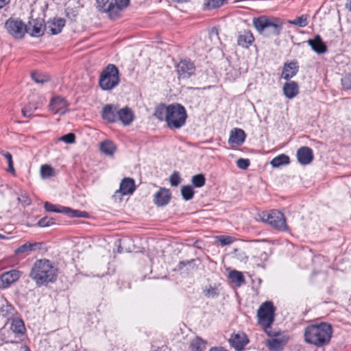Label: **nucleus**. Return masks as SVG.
I'll return each mask as SVG.
<instances>
[{"label":"nucleus","mask_w":351,"mask_h":351,"mask_svg":"<svg viewBox=\"0 0 351 351\" xmlns=\"http://www.w3.org/2000/svg\"><path fill=\"white\" fill-rule=\"evenodd\" d=\"M332 335V326L322 322L319 324H311L304 330V340L306 343L317 347H323L330 343Z\"/></svg>","instance_id":"1"},{"label":"nucleus","mask_w":351,"mask_h":351,"mask_svg":"<svg viewBox=\"0 0 351 351\" xmlns=\"http://www.w3.org/2000/svg\"><path fill=\"white\" fill-rule=\"evenodd\" d=\"M234 253H235L236 257L237 258L238 260H239L240 261H242V262L247 261L248 257L246 255V253L245 252L240 251L239 250H235Z\"/></svg>","instance_id":"54"},{"label":"nucleus","mask_w":351,"mask_h":351,"mask_svg":"<svg viewBox=\"0 0 351 351\" xmlns=\"http://www.w3.org/2000/svg\"><path fill=\"white\" fill-rule=\"evenodd\" d=\"M135 190V184L133 179L125 178L120 184L119 192L122 195L132 194Z\"/></svg>","instance_id":"25"},{"label":"nucleus","mask_w":351,"mask_h":351,"mask_svg":"<svg viewBox=\"0 0 351 351\" xmlns=\"http://www.w3.org/2000/svg\"><path fill=\"white\" fill-rule=\"evenodd\" d=\"M30 276L38 285L53 282L57 276V269L48 260L36 261L31 271Z\"/></svg>","instance_id":"3"},{"label":"nucleus","mask_w":351,"mask_h":351,"mask_svg":"<svg viewBox=\"0 0 351 351\" xmlns=\"http://www.w3.org/2000/svg\"><path fill=\"white\" fill-rule=\"evenodd\" d=\"M60 141H64L66 143L68 144H72L75 142V136L73 133H69L67 134H65L62 136H61L59 138Z\"/></svg>","instance_id":"51"},{"label":"nucleus","mask_w":351,"mask_h":351,"mask_svg":"<svg viewBox=\"0 0 351 351\" xmlns=\"http://www.w3.org/2000/svg\"><path fill=\"white\" fill-rule=\"evenodd\" d=\"M21 273L16 269H12L3 273L0 278L1 285L0 287L6 288L16 282L21 276Z\"/></svg>","instance_id":"16"},{"label":"nucleus","mask_w":351,"mask_h":351,"mask_svg":"<svg viewBox=\"0 0 351 351\" xmlns=\"http://www.w3.org/2000/svg\"><path fill=\"white\" fill-rule=\"evenodd\" d=\"M229 278L234 283L241 285L245 282V278L241 271L232 270L229 273Z\"/></svg>","instance_id":"34"},{"label":"nucleus","mask_w":351,"mask_h":351,"mask_svg":"<svg viewBox=\"0 0 351 351\" xmlns=\"http://www.w3.org/2000/svg\"><path fill=\"white\" fill-rule=\"evenodd\" d=\"M230 345L237 350H241L248 343V339L244 333L233 334L229 339Z\"/></svg>","instance_id":"20"},{"label":"nucleus","mask_w":351,"mask_h":351,"mask_svg":"<svg viewBox=\"0 0 351 351\" xmlns=\"http://www.w3.org/2000/svg\"><path fill=\"white\" fill-rule=\"evenodd\" d=\"M267 345L269 349L278 350L282 347V341L278 339H271L267 341Z\"/></svg>","instance_id":"43"},{"label":"nucleus","mask_w":351,"mask_h":351,"mask_svg":"<svg viewBox=\"0 0 351 351\" xmlns=\"http://www.w3.org/2000/svg\"><path fill=\"white\" fill-rule=\"evenodd\" d=\"M289 23L300 27H304L308 25V16L306 14L302 15L296 17L293 21H289Z\"/></svg>","instance_id":"39"},{"label":"nucleus","mask_w":351,"mask_h":351,"mask_svg":"<svg viewBox=\"0 0 351 351\" xmlns=\"http://www.w3.org/2000/svg\"><path fill=\"white\" fill-rule=\"evenodd\" d=\"M210 351H227L226 349H224L223 348H217V347H214V348H212Z\"/></svg>","instance_id":"60"},{"label":"nucleus","mask_w":351,"mask_h":351,"mask_svg":"<svg viewBox=\"0 0 351 351\" xmlns=\"http://www.w3.org/2000/svg\"><path fill=\"white\" fill-rule=\"evenodd\" d=\"M45 208L48 212L64 213L71 217H85L87 216V213L84 211L73 210L69 207L60 206L58 208H56L54 204L48 202L45 203Z\"/></svg>","instance_id":"11"},{"label":"nucleus","mask_w":351,"mask_h":351,"mask_svg":"<svg viewBox=\"0 0 351 351\" xmlns=\"http://www.w3.org/2000/svg\"><path fill=\"white\" fill-rule=\"evenodd\" d=\"M26 33L33 37H40L45 32V22L41 18L31 19L27 24Z\"/></svg>","instance_id":"10"},{"label":"nucleus","mask_w":351,"mask_h":351,"mask_svg":"<svg viewBox=\"0 0 351 351\" xmlns=\"http://www.w3.org/2000/svg\"><path fill=\"white\" fill-rule=\"evenodd\" d=\"M15 335L19 338L25 334V327L23 321L19 317H13L12 319L10 328Z\"/></svg>","instance_id":"23"},{"label":"nucleus","mask_w":351,"mask_h":351,"mask_svg":"<svg viewBox=\"0 0 351 351\" xmlns=\"http://www.w3.org/2000/svg\"><path fill=\"white\" fill-rule=\"evenodd\" d=\"M170 183L173 186H177L181 182L180 173L178 171H174L170 176Z\"/></svg>","instance_id":"44"},{"label":"nucleus","mask_w":351,"mask_h":351,"mask_svg":"<svg viewBox=\"0 0 351 351\" xmlns=\"http://www.w3.org/2000/svg\"><path fill=\"white\" fill-rule=\"evenodd\" d=\"M246 138V134L243 130L240 128H234L230 132L228 143L232 146L241 145Z\"/></svg>","instance_id":"17"},{"label":"nucleus","mask_w":351,"mask_h":351,"mask_svg":"<svg viewBox=\"0 0 351 351\" xmlns=\"http://www.w3.org/2000/svg\"><path fill=\"white\" fill-rule=\"evenodd\" d=\"M8 238L4 234H0V239H8Z\"/></svg>","instance_id":"63"},{"label":"nucleus","mask_w":351,"mask_h":351,"mask_svg":"<svg viewBox=\"0 0 351 351\" xmlns=\"http://www.w3.org/2000/svg\"><path fill=\"white\" fill-rule=\"evenodd\" d=\"M8 32L15 38H22L26 34L25 24L19 19L10 18L5 23Z\"/></svg>","instance_id":"8"},{"label":"nucleus","mask_w":351,"mask_h":351,"mask_svg":"<svg viewBox=\"0 0 351 351\" xmlns=\"http://www.w3.org/2000/svg\"><path fill=\"white\" fill-rule=\"evenodd\" d=\"M299 66L296 61L293 60L290 62H286L283 66L282 77L288 81L297 74Z\"/></svg>","instance_id":"19"},{"label":"nucleus","mask_w":351,"mask_h":351,"mask_svg":"<svg viewBox=\"0 0 351 351\" xmlns=\"http://www.w3.org/2000/svg\"><path fill=\"white\" fill-rule=\"evenodd\" d=\"M345 6L346 9L351 12V0H347Z\"/></svg>","instance_id":"59"},{"label":"nucleus","mask_w":351,"mask_h":351,"mask_svg":"<svg viewBox=\"0 0 351 351\" xmlns=\"http://www.w3.org/2000/svg\"><path fill=\"white\" fill-rule=\"evenodd\" d=\"M252 24L256 30L265 37L279 35L283 27V23L280 19L265 15L254 17Z\"/></svg>","instance_id":"2"},{"label":"nucleus","mask_w":351,"mask_h":351,"mask_svg":"<svg viewBox=\"0 0 351 351\" xmlns=\"http://www.w3.org/2000/svg\"><path fill=\"white\" fill-rule=\"evenodd\" d=\"M31 77L32 79L37 84H43L50 80L49 77L44 73L32 72Z\"/></svg>","instance_id":"35"},{"label":"nucleus","mask_w":351,"mask_h":351,"mask_svg":"<svg viewBox=\"0 0 351 351\" xmlns=\"http://www.w3.org/2000/svg\"><path fill=\"white\" fill-rule=\"evenodd\" d=\"M263 220L277 230L282 231L288 230L284 214L278 210H274L269 213L263 214Z\"/></svg>","instance_id":"7"},{"label":"nucleus","mask_w":351,"mask_h":351,"mask_svg":"<svg viewBox=\"0 0 351 351\" xmlns=\"http://www.w3.org/2000/svg\"><path fill=\"white\" fill-rule=\"evenodd\" d=\"M191 182L195 187L200 188L205 184L206 179L203 174H197L192 177Z\"/></svg>","instance_id":"40"},{"label":"nucleus","mask_w":351,"mask_h":351,"mask_svg":"<svg viewBox=\"0 0 351 351\" xmlns=\"http://www.w3.org/2000/svg\"><path fill=\"white\" fill-rule=\"evenodd\" d=\"M17 338L10 329L1 331L0 339L5 343H17L19 342Z\"/></svg>","instance_id":"29"},{"label":"nucleus","mask_w":351,"mask_h":351,"mask_svg":"<svg viewBox=\"0 0 351 351\" xmlns=\"http://www.w3.org/2000/svg\"><path fill=\"white\" fill-rule=\"evenodd\" d=\"M283 92L285 95L289 99L295 97L299 93L298 83L294 81L285 83L283 86Z\"/></svg>","instance_id":"24"},{"label":"nucleus","mask_w":351,"mask_h":351,"mask_svg":"<svg viewBox=\"0 0 351 351\" xmlns=\"http://www.w3.org/2000/svg\"><path fill=\"white\" fill-rule=\"evenodd\" d=\"M305 43L307 44H324L319 35H316L313 39L309 38L306 41H304L303 44Z\"/></svg>","instance_id":"55"},{"label":"nucleus","mask_w":351,"mask_h":351,"mask_svg":"<svg viewBox=\"0 0 351 351\" xmlns=\"http://www.w3.org/2000/svg\"><path fill=\"white\" fill-rule=\"evenodd\" d=\"M176 71L179 80H185L195 74V66L191 60L185 58L177 64Z\"/></svg>","instance_id":"9"},{"label":"nucleus","mask_w":351,"mask_h":351,"mask_svg":"<svg viewBox=\"0 0 351 351\" xmlns=\"http://www.w3.org/2000/svg\"><path fill=\"white\" fill-rule=\"evenodd\" d=\"M341 84L345 89H351V75L346 74L341 78Z\"/></svg>","instance_id":"50"},{"label":"nucleus","mask_w":351,"mask_h":351,"mask_svg":"<svg viewBox=\"0 0 351 351\" xmlns=\"http://www.w3.org/2000/svg\"><path fill=\"white\" fill-rule=\"evenodd\" d=\"M219 241L221 243L222 245H229L232 243V237H228V236L227 237L221 236L219 238Z\"/></svg>","instance_id":"56"},{"label":"nucleus","mask_w":351,"mask_h":351,"mask_svg":"<svg viewBox=\"0 0 351 351\" xmlns=\"http://www.w3.org/2000/svg\"><path fill=\"white\" fill-rule=\"evenodd\" d=\"M254 41V38L252 33L250 31L245 30L240 32L237 39V44H252Z\"/></svg>","instance_id":"30"},{"label":"nucleus","mask_w":351,"mask_h":351,"mask_svg":"<svg viewBox=\"0 0 351 351\" xmlns=\"http://www.w3.org/2000/svg\"><path fill=\"white\" fill-rule=\"evenodd\" d=\"M171 198V193L166 189H160L154 195V202L158 206L167 204Z\"/></svg>","instance_id":"22"},{"label":"nucleus","mask_w":351,"mask_h":351,"mask_svg":"<svg viewBox=\"0 0 351 351\" xmlns=\"http://www.w3.org/2000/svg\"><path fill=\"white\" fill-rule=\"evenodd\" d=\"M206 43H211V37H210V30L208 33V38L205 40Z\"/></svg>","instance_id":"62"},{"label":"nucleus","mask_w":351,"mask_h":351,"mask_svg":"<svg viewBox=\"0 0 351 351\" xmlns=\"http://www.w3.org/2000/svg\"><path fill=\"white\" fill-rule=\"evenodd\" d=\"M311 49L318 54H322L327 51V45H310Z\"/></svg>","instance_id":"52"},{"label":"nucleus","mask_w":351,"mask_h":351,"mask_svg":"<svg viewBox=\"0 0 351 351\" xmlns=\"http://www.w3.org/2000/svg\"><path fill=\"white\" fill-rule=\"evenodd\" d=\"M11 0H0V9L4 8L10 3Z\"/></svg>","instance_id":"58"},{"label":"nucleus","mask_w":351,"mask_h":351,"mask_svg":"<svg viewBox=\"0 0 351 351\" xmlns=\"http://www.w3.org/2000/svg\"><path fill=\"white\" fill-rule=\"evenodd\" d=\"M194 262L193 259H191L190 261H180L179 264L177 265L175 270L176 271H182L183 270L184 267H186V269L188 270L189 268L192 267V265Z\"/></svg>","instance_id":"45"},{"label":"nucleus","mask_w":351,"mask_h":351,"mask_svg":"<svg viewBox=\"0 0 351 351\" xmlns=\"http://www.w3.org/2000/svg\"><path fill=\"white\" fill-rule=\"evenodd\" d=\"M298 162L303 165L310 164L313 159L312 149L308 147H302L297 152Z\"/></svg>","instance_id":"18"},{"label":"nucleus","mask_w":351,"mask_h":351,"mask_svg":"<svg viewBox=\"0 0 351 351\" xmlns=\"http://www.w3.org/2000/svg\"><path fill=\"white\" fill-rule=\"evenodd\" d=\"M205 295L208 297H214L216 295L215 289H210L205 291Z\"/></svg>","instance_id":"57"},{"label":"nucleus","mask_w":351,"mask_h":351,"mask_svg":"<svg viewBox=\"0 0 351 351\" xmlns=\"http://www.w3.org/2000/svg\"><path fill=\"white\" fill-rule=\"evenodd\" d=\"M167 125L171 130L179 129L186 123L187 114L184 106L179 104H170Z\"/></svg>","instance_id":"5"},{"label":"nucleus","mask_w":351,"mask_h":351,"mask_svg":"<svg viewBox=\"0 0 351 351\" xmlns=\"http://www.w3.org/2000/svg\"><path fill=\"white\" fill-rule=\"evenodd\" d=\"M49 108L55 113L63 114L68 111V103L62 97H55L51 99Z\"/></svg>","instance_id":"15"},{"label":"nucleus","mask_w":351,"mask_h":351,"mask_svg":"<svg viewBox=\"0 0 351 351\" xmlns=\"http://www.w3.org/2000/svg\"><path fill=\"white\" fill-rule=\"evenodd\" d=\"M194 193L193 188L191 185L183 186L181 189L182 198L186 201L191 199L194 196Z\"/></svg>","instance_id":"37"},{"label":"nucleus","mask_w":351,"mask_h":351,"mask_svg":"<svg viewBox=\"0 0 351 351\" xmlns=\"http://www.w3.org/2000/svg\"><path fill=\"white\" fill-rule=\"evenodd\" d=\"M18 200L24 206H28L31 204V200L26 193H21L18 197Z\"/></svg>","instance_id":"53"},{"label":"nucleus","mask_w":351,"mask_h":351,"mask_svg":"<svg viewBox=\"0 0 351 351\" xmlns=\"http://www.w3.org/2000/svg\"><path fill=\"white\" fill-rule=\"evenodd\" d=\"M267 254L266 252H263L261 254V258L262 259H264V260H267Z\"/></svg>","instance_id":"61"},{"label":"nucleus","mask_w":351,"mask_h":351,"mask_svg":"<svg viewBox=\"0 0 351 351\" xmlns=\"http://www.w3.org/2000/svg\"><path fill=\"white\" fill-rule=\"evenodd\" d=\"M250 165V161L249 159L247 158H239L237 161V167L243 170L247 169Z\"/></svg>","instance_id":"49"},{"label":"nucleus","mask_w":351,"mask_h":351,"mask_svg":"<svg viewBox=\"0 0 351 351\" xmlns=\"http://www.w3.org/2000/svg\"><path fill=\"white\" fill-rule=\"evenodd\" d=\"M191 349L193 351H206V342L200 337H196L191 343Z\"/></svg>","instance_id":"32"},{"label":"nucleus","mask_w":351,"mask_h":351,"mask_svg":"<svg viewBox=\"0 0 351 351\" xmlns=\"http://www.w3.org/2000/svg\"><path fill=\"white\" fill-rule=\"evenodd\" d=\"M289 163V157L285 154H280L271 161V165L274 167H279L283 165H287Z\"/></svg>","instance_id":"33"},{"label":"nucleus","mask_w":351,"mask_h":351,"mask_svg":"<svg viewBox=\"0 0 351 351\" xmlns=\"http://www.w3.org/2000/svg\"><path fill=\"white\" fill-rule=\"evenodd\" d=\"M162 43H163V42L160 40V41H158V44H162Z\"/></svg>","instance_id":"64"},{"label":"nucleus","mask_w":351,"mask_h":351,"mask_svg":"<svg viewBox=\"0 0 351 351\" xmlns=\"http://www.w3.org/2000/svg\"><path fill=\"white\" fill-rule=\"evenodd\" d=\"M210 37H211V43L213 44H218L221 43L219 36L218 29L215 27H213L210 30Z\"/></svg>","instance_id":"47"},{"label":"nucleus","mask_w":351,"mask_h":351,"mask_svg":"<svg viewBox=\"0 0 351 351\" xmlns=\"http://www.w3.org/2000/svg\"><path fill=\"white\" fill-rule=\"evenodd\" d=\"M120 82L119 72L114 64H108L99 77V86L102 90H109L115 88Z\"/></svg>","instance_id":"6"},{"label":"nucleus","mask_w":351,"mask_h":351,"mask_svg":"<svg viewBox=\"0 0 351 351\" xmlns=\"http://www.w3.org/2000/svg\"><path fill=\"white\" fill-rule=\"evenodd\" d=\"M226 0H207L204 5V10H209L221 7Z\"/></svg>","instance_id":"38"},{"label":"nucleus","mask_w":351,"mask_h":351,"mask_svg":"<svg viewBox=\"0 0 351 351\" xmlns=\"http://www.w3.org/2000/svg\"><path fill=\"white\" fill-rule=\"evenodd\" d=\"M97 8L99 11L108 14V6L111 3V0H96Z\"/></svg>","instance_id":"41"},{"label":"nucleus","mask_w":351,"mask_h":351,"mask_svg":"<svg viewBox=\"0 0 351 351\" xmlns=\"http://www.w3.org/2000/svg\"><path fill=\"white\" fill-rule=\"evenodd\" d=\"M0 154L5 158L8 164V171L14 172V168L13 165L12 156L8 152L0 151Z\"/></svg>","instance_id":"42"},{"label":"nucleus","mask_w":351,"mask_h":351,"mask_svg":"<svg viewBox=\"0 0 351 351\" xmlns=\"http://www.w3.org/2000/svg\"><path fill=\"white\" fill-rule=\"evenodd\" d=\"M170 110V105L165 106V104H160L155 108L154 115L156 118L160 121L167 120V116L169 115Z\"/></svg>","instance_id":"27"},{"label":"nucleus","mask_w":351,"mask_h":351,"mask_svg":"<svg viewBox=\"0 0 351 351\" xmlns=\"http://www.w3.org/2000/svg\"><path fill=\"white\" fill-rule=\"evenodd\" d=\"M43 247L42 243H26L15 250V254H20L28 252L35 251L36 250H40Z\"/></svg>","instance_id":"26"},{"label":"nucleus","mask_w":351,"mask_h":351,"mask_svg":"<svg viewBox=\"0 0 351 351\" xmlns=\"http://www.w3.org/2000/svg\"><path fill=\"white\" fill-rule=\"evenodd\" d=\"M55 176V170L49 165H43L40 167V176L43 179L49 178Z\"/></svg>","instance_id":"36"},{"label":"nucleus","mask_w":351,"mask_h":351,"mask_svg":"<svg viewBox=\"0 0 351 351\" xmlns=\"http://www.w3.org/2000/svg\"><path fill=\"white\" fill-rule=\"evenodd\" d=\"M53 223V219L47 217H43L38 221V225L40 227H48Z\"/></svg>","instance_id":"48"},{"label":"nucleus","mask_w":351,"mask_h":351,"mask_svg":"<svg viewBox=\"0 0 351 351\" xmlns=\"http://www.w3.org/2000/svg\"><path fill=\"white\" fill-rule=\"evenodd\" d=\"M134 119L133 111L128 107L119 109L118 121H120L124 125H130Z\"/></svg>","instance_id":"21"},{"label":"nucleus","mask_w":351,"mask_h":351,"mask_svg":"<svg viewBox=\"0 0 351 351\" xmlns=\"http://www.w3.org/2000/svg\"><path fill=\"white\" fill-rule=\"evenodd\" d=\"M37 107L32 104H29L22 110L23 115L25 117H29L32 114L34 110H36Z\"/></svg>","instance_id":"46"},{"label":"nucleus","mask_w":351,"mask_h":351,"mask_svg":"<svg viewBox=\"0 0 351 351\" xmlns=\"http://www.w3.org/2000/svg\"><path fill=\"white\" fill-rule=\"evenodd\" d=\"M100 150L106 155L112 156L116 151V146L112 141H105L100 144Z\"/></svg>","instance_id":"31"},{"label":"nucleus","mask_w":351,"mask_h":351,"mask_svg":"<svg viewBox=\"0 0 351 351\" xmlns=\"http://www.w3.org/2000/svg\"><path fill=\"white\" fill-rule=\"evenodd\" d=\"M275 308L273 303L269 301L263 302L257 311L258 323L261 325L265 332L270 337L276 335L271 331V325L274 321Z\"/></svg>","instance_id":"4"},{"label":"nucleus","mask_w":351,"mask_h":351,"mask_svg":"<svg viewBox=\"0 0 351 351\" xmlns=\"http://www.w3.org/2000/svg\"><path fill=\"white\" fill-rule=\"evenodd\" d=\"M119 108L114 104L105 105L101 111V117L104 120L110 123H114L118 121Z\"/></svg>","instance_id":"13"},{"label":"nucleus","mask_w":351,"mask_h":351,"mask_svg":"<svg viewBox=\"0 0 351 351\" xmlns=\"http://www.w3.org/2000/svg\"><path fill=\"white\" fill-rule=\"evenodd\" d=\"M130 0H111L108 6V16L111 19H115L120 16V12L128 7Z\"/></svg>","instance_id":"12"},{"label":"nucleus","mask_w":351,"mask_h":351,"mask_svg":"<svg viewBox=\"0 0 351 351\" xmlns=\"http://www.w3.org/2000/svg\"><path fill=\"white\" fill-rule=\"evenodd\" d=\"M0 313L8 319H12L16 313L15 308L7 300L1 304Z\"/></svg>","instance_id":"28"},{"label":"nucleus","mask_w":351,"mask_h":351,"mask_svg":"<svg viewBox=\"0 0 351 351\" xmlns=\"http://www.w3.org/2000/svg\"><path fill=\"white\" fill-rule=\"evenodd\" d=\"M65 25V20L61 18L53 19L45 23V32L48 34L56 35L62 32Z\"/></svg>","instance_id":"14"}]
</instances>
